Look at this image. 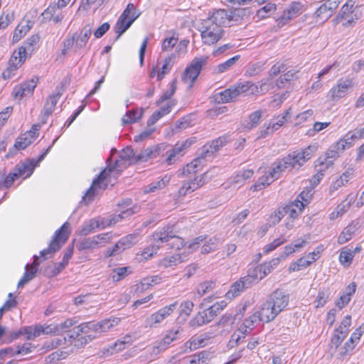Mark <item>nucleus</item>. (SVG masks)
Listing matches in <instances>:
<instances>
[{"label":"nucleus","mask_w":364,"mask_h":364,"mask_svg":"<svg viewBox=\"0 0 364 364\" xmlns=\"http://www.w3.org/2000/svg\"><path fill=\"white\" fill-rule=\"evenodd\" d=\"M141 161L139 155L136 156L131 147H126L122 150L119 159H117L113 166H108L95 179L87 190L83 200L87 203H90L94 198L95 191L97 189H105L109 185L113 186L120 174L131 164Z\"/></svg>","instance_id":"nucleus-1"},{"label":"nucleus","mask_w":364,"mask_h":364,"mask_svg":"<svg viewBox=\"0 0 364 364\" xmlns=\"http://www.w3.org/2000/svg\"><path fill=\"white\" fill-rule=\"evenodd\" d=\"M235 20V11L225 9H214L203 19L200 28L203 43L213 46L219 42L225 34L224 27Z\"/></svg>","instance_id":"nucleus-2"},{"label":"nucleus","mask_w":364,"mask_h":364,"mask_svg":"<svg viewBox=\"0 0 364 364\" xmlns=\"http://www.w3.org/2000/svg\"><path fill=\"white\" fill-rule=\"evenodd\" d=\"M351 324V315H346L341 321L338 326L334 329L331 338L330 348L334 350H338V359L344 360L350 358L364 333V326L361 325L355 329L350 338L341 346L349 333Z\"/></svg>","instance_id":"nucleus-3"},{"label":"nucleus","mask_w":364,"mask_h":364,"mask_svg":"<svg viewBox=\"0 0 364 364\" xmlns=\"http://www.w3.org/2000/svg\"><path fill=\"white\" fill-rule=\"evenodd\" d=\"M178 231L174 225H166L151 235L153 244L146 247L136 254L139 262H145L156 255L161 245L166 243L171 250L181 251L186 247L184 238L178 235Z\"/></svg>","instance_id":"nucleus-4"},{"label":"nucleus","mask_w":364,"mask_h":364,"mask_svg":"<svg viewBox=\"0 0 364 364\" xmlns=\"http://www.w3.org/2000/svg\"><path fill=\"white\" fill-rule=\"evenodd\" d=\"M95 328L94 321L81 323L74 328L70 338L73 339L78 338L75 346L78 348L82 347L98 336Z\"/></svg>","instance_id":"nucleus-5"},{"label":"nucleus","mask_w":364,"mask_h":364,"mask_svg":"<svg viewBox=\"0 0 364 364\" xmlns=\"http://www.w3.org/2000/svg\"><path fill=\"white\" fill-rule=\"evenodd\" d=\"M139 16L140 12L137 11L134 4L129 3L114 26V32L117 34V39L132 25Z\"/></svg>","instance_id":"nucleus-6"},{"label":"nucleus","mask_w":364,"mask_h":364,"mask_svg":"<svg viewBox=\"0 0 364 364\" xmlns=\"http://www.w3.org/2000/svg\"><path fill=\"white\" fill-rule=\"evenodd\" d=\"M204 242L201 246L200 252L202 254H208L215 251L219 243L220 239L215 236L208 239L206 235H203L195 237L191 242H186V247L182 249L185 253H190L196 250L200 245Z\"/></svg>","instance_id":"nucleus-7"},{"label":"nucleus","mask_w":364,"mask_h":364,"mask_svg":"<svg viewBox=\"0 0 364 364\" xmlns=\"http://www.w3.org/2000/svg\"><path fill=\"white\" fill-rule=\"evenodd\" d=\"M132 213V212L129 210H127L122 212V215H130ZM123 218L124 215L119 214L117 215V218H115L114 217L112 219H110L109 220H106L100 217L92 218L82 225V228L80 230V235L82 236H86L95 232L96 230L105 229L107 227L115 224L119 220V219H122Z\"/></svg>","instance_id":"nucleus-8"},{"label":"nucleus","mask_w":364,"mask_h":364,"mask_svg":"<svg viewBox=\"0 0 364 364\" xmlns=\"http://www.w3.org/2000/svg\"><path fill=\"white\" fill-rule=\"evenodd\" d=\"M207 56L195 58L181 75V80L188 89L192 88L200 71L208 62Z\"/></svg>","instance_id":"nucleus-9"},{"label":"nucleus","mask_w":364,"mask_h":364,"mask_svg":"<svg viewBox=\"0 0 364 364\" xmlns=\"http://www.w3.org/2000/svg\"><path fill=\"white\" fill-rule=\"evenodd\" d=\"M228 303L225 301H217L203 312H198L190 321L192 327H198L210 322L226 306Z\"/></svg>","instance_id":"nucleus-10"},{"label":"nucleus","mask_w":364,"mask_h":364,"mask_svg":"<svg viewBox=\"0 0 364 364\" xmlns=\"http://www.w3.org/2000/svg\"><path fill=\"white\" fill-rule=\"evenodd\" d=\"M70 234V225L68 223H65L55 231L54 237L50 242L48 247L41 251V255L46 259L48 255H51L58 251L62 245L66 242Z\"/></svg>","instance_id":"nucleus-11"},{"label":"nucleus","mask_w":364,"mask_h":364,"mask_svg":"<svg viewBox=\"0 0 364 364\" xmlns=\"http://www.w3.org/2000/svg\"><path fill=\"white\" fill-rule=\"evenodd\" d=\"M355 4V0H346L334 19L336 23H341L343 26L347 28L356 23L358 16L354 12Z\"/></svg>","instance_id":"nucleus-12"},{"label":"nucleus","mask_w":364,"mask_h":364,"mask_svg":"<svg viewBox=\"0 0 364 364\" xmlns=\"http://www.w3.org/2000/svg\"><path fill=\"white\" fill-rule=\"evenodd\" d=\"M112 238L111 232L100 233L92 237H85L78 242L77 248L79 251L98 249L111 242Z\"/></svg>","instance_id":"nucleus-13"},{"label":"nucleus","mask_w":364,"mask_h":364,"mask_svg":"<svg viewBox=\"0 0 364 364\" xmlns=\"http://www.w3.org/2000/svg\"><path fill=\"white\" fill-rule=\"evenodd\" d=\"M38 83L39 77L38 76H33L30 80L23 81L16 85L11 91L13 99L20 102L25 97H31Z\"/></svg>","instance_id":"nucleus-14"},{"label":"nucleus","mask_w":364,"mask_h":364,"mask_svg":"<svg viewBox=\"0 0 364 364\" xmlns=\"http://www.w3.org/2000/svg\"><path fill=\"white\" fill-rule=\"evenodd\" d=\"M25 50L23 48H17L14 50L9 60L8 66L2 72V77L4 80H9L13 77L17 70L25 63Z\"/></svg>","instance_id":"nucleus-15"},{"label":"nucleus","mask_w":364,"mask_h":364,"mask_svg":"<svg viewBox=\"0 0 364 364\" xmlns=\"http://www.w3.org/2000/svg\"><path fill=\"white\" fill-rule=\"evenodd\" d=\"M317 146L309 145L304 149L292 151L287 156L291 168L295 166L301 167L309 161L315 154Z\"/></svg>","instance_id":"nucleus-16"},{"label":"nucleus","mask_w":364,"mask_h":364,"mask_svg":"<svg viewBox=\"0 0 364 364\" xmlns=\"http://www.w3.org/2000/svg\"><path fill=\"white\" fill-rule=\"evenodd\" d=\"M206 183V173L195 176L194 178H190L188 180L182 183L181 187L177 191L178 199L184 198L186 195L191 193L203 187Z\"/></svg>","instance_id":"nucleus-17"},{"label":"nucleus","mask_w":364,"mask_h":364,"mask_svg":"<svg viewBox=\"0 0 364 364\" xmlns=\"http://www.w3.org/2000/svg\"><path fill=\"white\" fill-rule=\"evenodd\" d=\"M41 129V124H34L29 130L20 134L14 143L15 149L23 150L30 146L39 136Z\"/></svg>","instance_id":"nucleus-18"},{"label":"nucleus","mask_w":364,"mask_h":364,"mask_svg":"<svg viewBox=\"0 0 364 364\" xmlns=\"http://www.w3.org/2000/svg\"><path fill=\"white\" fill-rule=\"evenodd\" d=\"M242 94H247V81L237 82L220 92L218 100L223 103H228L236 100Z\"/></svg>","instance_id":"nucleus-19"},{"label":"nucleus","mask_w":364,"mask_h":364,"mask_svg":"<svg viewBox=\"0 0 364 364\" xmlns=\"http://www.w3.org/2000/svg\"><path fill=\"white\" fill-rule=\"evenodd\" d=\"M303 11L304 5L300 1H293L284 10L282 14L276 19L277 26L279 27L284 26L301 14Z\"/></svg>","instance_id":"nucleus-20"},{"label":"nucleus","mask_w":364,"mask_h":364,"mask_svg":"<svg viewBox=\"0 0 364 364\" xmlns=\"http://www.w3.org/2000/svg\"><path fill=\"white\" fill-rule=\"evenodd\" d=\"M353 79L341 78L336 84L333 85L328 92V97L331 101H337L341 98L345 97L348 90L353 87Z\"/></svg>","instance_id":"nucleus-21"},{"label":"nucleus","mask_w":364,"mask_h":364,"mask_svg":"<svg viewBox=\"0 0 364 364\" xmlns=\"http://www.w3.org/2000/svg\"><path fill=\"white\" fill-rule=\"evenodd\" d=\"M70 1L58 0L56 3H51L43 11L42 15L46 16L49 20H52L55 23H60L64 18V15L60 10L66 7Z\"/></svg>","instance_id":"nucleus-22"},{"label":"nucleus","mask_w":364,"mask_h":364,"mask_svg":"<svg viewBox=\"0 0 364 364\" xmlns=\"http://www.w3.org/2000/svg\"><path fill=\"white\" fill-rule=\"evenodd\" d=\"M267 301L272 305L273 309L279 314L288 306L289 296L284 291L277 289L272 293Z\"/></svg>","instance_id":"nucleus-23"},{"label":"nucleus","mask_w":364,"mask_h":364,"mask_svg":"<svg viewBox=\"0 0 364 364\" xmlns=\"http://www.w3.org/2000/svg\"><path fill=\"white\" fill-rule=\"evenodd\" d=\"M361 245H357L353 250L348 246L342 247L340 250L338 261L343 267L348 268L353 263L355 255L362 251Z\"/></svg>","instance_id":"nucleus-24"},{"label":"nucleus","mask_w":364,"mask_h":364,"mask_svg":"<svg viewBox=\"0 0 364 364\" xmlns=\"http://www.w3.org/2000/svg\"><path fill=\"white\" fill-rule=\"evenodd\" d=\"M355 200V197L353 193L348 194L345 199L329 214V219L331 220H335L341 218L350 209Z\"/></svg>","instance_id":"nucleus-25"},{"label":"nucleus","mask_w":364,"mask_h":364,"mask_svg":"<svg viewBox=\"0 0 364 364\" xmlns=\"http://www.w3.org/2000/svg\"><path fill=\"white\" fill-rule=\"evenodd\" d=\"M205 158V155L194 159L191 163L187 164L181 170V175L184 178H194L198 176V173L200 171L203 166L202 161Z\"/></svg>","instance_id":"nucleus-26"},{"label":"nucleus","mask_w":364,"mask_h":364,"mask_svg":"<svg viewBox=\"0 0 364 364\" xmlns=\"http://www.w3.org/2000/svg\"><path fill=\"white\" fill-rule=\"evenodd\" d=\"M36 166V162L34 160H27L23 163L16 165L13 171L16 173L18 178L23 179L30 177Z\"/></svg>","instance_id":"nucleus-27"},{"label":"nucleus","mask_w":364,"mask_h":364,"mask_svg":"<svg viewBox=\"0 0 364 364\" xmlns=\"http://www.w3.org/2000/svg\"><path fill=\"white\" fill-rule=\"evenodd\" d=\"M173 58L171 56H168L164 60V64L161 70H158L157 66H153L151 72L149 73V76L151 78H156L158 81L161 80L164 75L169 73L172 66H173Z\"/></svg>","instance_id":"nucleus-28"},{"label":"nucleus","mask_w":364,"mask_h":364,"mask_svg":"<svg viewBox=\"0 0 364 364\" xmlns=\"http://www.w3.org/2000/svg\"><path fill=\"white\" fill-rule=\"evenodd\" d=\"M256 313L258 315V320L266 323L273 321L278 315L268 301L263 303Z\"/></svg>","instance_id":"nucleus-29"},{"label":"nucleus","mask_w":364,"mask_h":364,"mask_svg":"<svg viewBox=\"0 0 364 364\" xmlns=\"http://www.w3.org/2000/svg\"><path fill=\"white\" fill-rule=\"evenodd\" d=\"M209 338H210L208 335L192 336L188 341L185 343V350L191 352L200 348H203L208 344V341Z\"/></svg>","instance_id":"nucleus-30"},{"label":"nucleus","mask_w":364,"mask_h":364,"mask_svg":"<svg viewBox=\"0 0 364 364\" xmlns=\"http://www.w3.org/2000/svg\"><path fill=\"white\" fill-rule=\"evenodd\" d=\"M161 278L159 275L144 277L135 285V293L137 294L143 293L153 286L161 283Z\"/></svg>","instance_id":"nucleus-31"},{"label":"nucleus","mask_w":364,"mask_h":364,"mask_svg":"<svg viewBox=\"0 0 364 364\" xmlns=\"http://www.w3.org/2000/svg\"><path fill=\"white\" fill-rule=\"evenodd\" d=\"M33 26V23L31 20H26L25 23L23 21L18 23L14 31L11 42L16 43L21 41L32 28Z\"/></svg>","instance_id":"nucleus-32"},{"label":"nucleus","mask_w":364,"mask_h":364,"mask_svg":"<svg viewBox=\"0 0 364 364\" xmlns=\"http://www.w3.org/2000/svg\"><path fill=\"white\" fill-rule=\"evenodd\" d=\"M228 142V136L223 135L213 140L209 144L203 146V154L201 155H207L208 154H213L218 151L221 147L224 146Z\"/></svg>","instance_id":"nucleus-33"},{"label":"nucleus","mask_w":364,"mask_h":364,"mask_svg":"<svg viewBox=\"0 0 364 364\" xmlns=\"http://www.w3.org/2000/svg\"><path fill=\"white\" fill-rule=\"evenodd\" d=\"M299 71L296 70H289L286 73L280 75L275 82L276 86L279 88H284L287 84H290L291 82L299 79Z\"/></svg>","instance_id":"nucleus-34"},{"label":"nucleus","mask_w":364,"mask_h":364,"mask_svg":"<svg viewBox=\"0 0 364 364\" xmlns=\"http://www.w3.org/2000/svg\"><path fill=\"white\" fill-rule=\"evenodd\" d=\"M41 37L39 34H33L29 36L23 43V45L18 48H23L25 50V59L31 56L32 53L37 48L40 42Z\"/></svg>","instance_id":"nucleus-35"},{"label":"nucleus","mask_w":364,"mask_h":364,"mask_svg":"<svg viewBox=\"0 0 364 364\" xmlns=\"http://www.w3.org/2000/svg\"><path fill=\"white\" fill-rule=\"evenodd\" d=\"M38 257H34V260L30 265H26V271L21 277V279L18 282V287H23L24 284H26L28 282L31 280L34 277L35 274L38 270V267L39 265V263L38 262Z\"/></svg>","instance_id":"nucleus-36"},{"label":"nucleus","mask_w":364,"mask_h":364,"mask_svg":"<svg viewBox=\"0 0 364 364\" xmlns=\"http://www.w3.org/2000/svg\"><path fill=\"white\" fill-rule=\"evenodd\" d=\"M38 257H34V260L30 265H26V271L21 277V279L18 282V287H23L24 284H26L28 282L31 280L34 277L35 274L38 270V267L39 265V263L38 262Z\"/></svg>","instance_id":"nucleus-37"},{"label":"nucleus","mask_w":364,"mask_h":364,"mask_svg":"<svg viewBox=\"0 0 364 364\" xmlns=\"http://www.w3.org/2000/svg\"><path fill=\"white\" fill-rule=\"evenodd\" d=\"M38 257H34V260L30 265H26V271L21 277V279L18 282V287H23L24 284H26L28 282L31 280L34 277L35 274L38 270V267L39 265V263L38 262Z\"/></svg>","instance_id":"nucleus-38"},{"label":"nucleus","mask_w":364,"mask_h":364,"mask_svg":"<svg viewBox=\"0 0 364 364\" xmlns=\"http://www.w3.org/2000/svg\"><path fill=\"white\" fill-rule=\"evenodd\" d=\"M292 109L291 107L286 109L282 114L277 115L274 117V122H271L267 127V129H271L272 132L276 131L283 126L291 117Z\"/></svg>","instance_id":"nucleus-39"},{"label":"nucleus","mask_w":364,"mask_h":364,"mask_svg":"<svg viewBox=\"0 0 364 364\" xmlns=\"http://www.w3.org/2000/svg\"><path fill=\"white\" fill-rule=\"evenodd\" d=\"M355 170L353 167H348L338 178L332 183L334 190H337L348 185L354 176Z\"/></svg>","instance_id":"nucleus-40"},{"label":"nucleus","mask_w":364,"mask_h":364,"mask_svg":"<svg viewBox=\"0 0 364 364\" xmlns=\"http://www.w3.org/2000/svg\"><path fill=\"white\" fill-rule=\"evenodd\" d=\"M247 284V280L245 279V277L236 281L230 286V289L226 292L225 297L230 300L235 298L245 289Z\"/></svg>","instance_id":"nucleus-41"},{"label":"nucleus","mask_w":364,"mask_h":364,"mask_svg":"<svg viewBox=\"0 0 364 364\" xmlns=\"http://www.w3.org/2000/svg\"><path fill=\"white\" fill-rule=\"evenodd\" d=\"M247 94L250 96H260L266 94L269 90V85L266 82H261L257 85L251 81H247Z\"/></svg>","instance_id":"nucleus-42"},{"label":"nucleus","mask_w":364,"mask_h":364,"mask_svg":"<svg viewBox=\"0 0 364 364\" xmlns=\"http://www.w3.org/2000/svg\"><path fill=\"white\" fill-rule=\"evenodd\" d=\"M287 208V214L290 218H297L305 208V203L300 200H295L290 204L284 206Z\"/></svg>","instance_id":"nucleus-43"},{"label":"nucleus","mask_w":364,"mask_h":364,"mask_svg":"<svg viewBox=\"0 0 364 364\" xmlns=\"http://www.w3.org/2000/svg\"><path fill=\"white\" fill-rule=\"evenodd\" d=\"M183 262L181 254L166 255L159 262V267L163 269L171 268Z\"/></svg>","instance_id":"nucleus-44"},{"label":"nucleus","mask_w":364,"mask_h":364,"mask_svg":"<svg viewBox=\"0 0 364 364\" xmlns=\"http://www.w3.org/2000/svg\"><path fill=\"white\" fill-rule=\"evenodd\" d=\"M23 333L26 336L28 340H33L41 335H46L45 325H35L26 326L23 328Z\"/></svg>","instance_id":"nucleus-45"},{"label":"nucleus","mask_w":364,"mask_h":364,"mask_svg":"<svg viewBox=\"0 0 364 364\" xmlns=\"http://www.w3.org/2000/svg\"><path fill=\"white\" fill-rule=\"evenodd\" d=\"M194 307V304L192 301H183L179 306V311L178 319L180 322L186 321L191 316Z\"/></svg>","instance_id":"nucleus-46"},{"label":"nucleus","mask_w":364,"mask_h":364,"mask_svg":"<svg viewBox=\"0 0 364 364\" xmlns=\"http://www.w3.org/2000/svg\"><path fill=\"white\" fill-rule=\"evenodd\" d=\"M275 179L276 178L270 174V171L266 173L258 178L256 183L251 186L250 190L252 191H261L269 186Z\"/></svg>","instance_id":"nucleus-47"},{"label":"nucleus","mask_w":364,"mask_h":364,"mask_svg":"<svg viewBox=\"0 0 364 364\" xmlns=\"http://www.w3.org/2000/svg\"><path fill=\"white\" fill-rule=\"evenodd\" d=\"M173 104L167 103L161 107L159 110L154 112L147 121L149 126L154 124L158 120L171 112Z\"/></svg>","instance_id":"nucleus-48"},{"label":"nucleus","mask_w":364,"mask_h":364,"mask_svg":"<svg viewBox=\"0 0 364 364\" xmlns=\"http://www.w3.org/2000/svg\"><path fill=\"white\" fill-rule=\"evenodd\" d=\"M311 264L312 263L310 262V260L307 258L306 256L301 257L300 258L297 259L296 261L291 262L289 264L288 272L289 273L294 272H299L308 268Z\"/></svg>","instance_id":"nucleus-49"},{"label":"nucleus","mask_w":364,"mask_h":364,"mask_svg":"<svg viewBox=\"0 0 364 364\" xmlns=\"http://www.w3.org/2000/svg\"><path fill=\"white\" fill-rule=\"evenodd\" d=\"M143 109H132L128 111L122 118L123 124H129L136 122L143 116Z\"/></svg>","instance_id":"nucleus-50"},{"label":"nucleus","mask_w":364,"mask_h":364,"mask_svg":"<svg viewBox=\"0 0 364 364\" xmlns=\"http://www.w3.org/2000/svg\"><path fill=\"white\" fill-rule=\"evenodd\" d=\"M289 168L292 169L287 156H284L277 162L275 166L272 168L270 174H272L275 178H277L281 173Z\"/></svg>","instance_id":"nucleus-51"},{"label":"nucleus","mask_w":364,"mask_h":364,"mask_svg":"<svg viewBox=\"0 0 364 364\" xmlns=\"http://www.w3.org/2000/svg\"><path fill=\"white\" fill-rule=\"evenodd\" d=\"M165 147L166 146L162 144L146 149L142 154L139 155L141 161H147L150 159L156 158L159 156L161 150L165 149Z\"/></svg>","instance_id":"nucleus-52"},{"label":"nucleus","mask_w":364,"mask_h":364,"mask_svg":"<svg viewBox=\"0 0 364 364\" xmlns=\"http://www.w3.org/2000/svg\"><path fill=\"white\" fill-rule=\"evenodd\" d=\"M171 180V176L166 174L160 180L154 181L148 185L145 189L146 193L154 192L165 188Z\"/></svg>","instance_id":"nucleus-53"},{"label":"nucleus","mask_w":364,"mask_h":364,"mask_svg":"<svg viewBox=\"0 0 364 364\" xmlns=\"http://www.w3.org/2000/svg\"><path fill=\"white\" fill-rule=\"evenodd\" d=\"M266 276L262 271V268L259 264L249 269L248 274L245 277V279L247 280L248 284L252 283L255 280H261Z\"/></svg>","instance_id":"nucleus-54"},{"label":"nucleus","mask_w":364,"mask_h":364,"mask_svg":"<svg viewBox=\"0 0 364 364\" xmlns=\"http://www.w3.org/2000/svg\"><path fill=\"white\" fill-rule=\"evenodd\" d=\"M132 273L130 267H117L112 270L111 279L113 282H119Z\"/></svg>","instance_id":"nucleus-55"},{"label":"nucleus","mask_w":364,"mask_h":364,"mask_svg":"<svg viewBox=\"0 0 364 364\" xmlns=\"http://www.w3.org/2000/svg\"><path fill=\"white\" fill-rule=\"evenodd\" d=\"M209 360L208 353L203 350L189 356L186 364H208Z\"/></svg>","instance_id":"nucleus-56"},{"label":"nucleus","mask_w":364,"mask_h":364,"mask_svg":"<svg viewBox=\"0 0 364 364\" xmlns=\"http://www.w3.org/2000/svg\"><path fill=\"white\" fill-rule=\"evenodd\" d=\"M333 14L322 1L321 4L314 12V17L318 21L322 23L326 21Z\"/></svg>","instance_id":"nucleus-57"},{"label":"nucleus","mask_w":364,"mask_h":364,"mask_svg":"<svg viewBox=\"0 0 364 364\" xmlns=\"http://www.w3.org/2000/svg\"><path fill=\"white\" fill-rule=\"evenodd\" d=\"M277 11V5L273 3H268L257 11V16L259 19H264L269 17Z\"/></svg>","instance_id":"nucleus-58"},{"label":"nucleus","mask_w":364,"mask_h":364,"mask_svg":"<svg viewBox=\"0 0 364 364\" xmlns=\"http://www.w3.org/2000/svg\"><path fill=\"white\" fill-rule=\"evenodd\" d=\"M287 69L284 61L279 60L273 64L268 70V77L273 79L279 74L284 73Z\"/></svg>","instance_id":"nucleus-59"},{"label":"nucleus","mask_w":364,"mask_h":364,"mask_svg":"<svg viewBox=\"0 0 364 364\" xmlns=\"http://www.w3.org/2000/svg\"><path fill=\"white\" fill-rule=\"evenodd\" d=\"M287 241L284 235H281L277 238H275L272 242L266 245L263 247V252L264 255H268L271 252L275 250L277 247H280Z\"/></svg>","instance_id":"nucleus-60"},{"label":"nucleus","mask_w":364,"mask_h":364,"mask_svg":"<svg viewBox=\"0 0 364 364\" xmlns=\"http://www.w3.org/2000/svg\"><path fill=\"white\" fill-rule=\"evenodd\" d=\"M196 137L192 136L186 140L177 141L173 147L176 149L180 155H183L186 150H188L193 144L196 142Z\"/></svg>","instance_id":"nucleus-61"},{"label":"nucleus","mask_w":364,"mask_h":364,"mask_svg":"<svg viewBox=\"0 0 364 364\" xmlns=\"http://www.w3.org/2000/svg\"><path fill=\"white\" fill-rule=\"evenodd\" d=\"M287 214V208L284 206L276 208L269 217V221L271 225H276L280 223L282 219Z\"/></svg>","instance_id":"nucleus-62"},{"label":"nucleus","mask_w":364,"mask_h":364,"mask_svg":"<svg viewBox=\"0 0 364 364\" xmlns=\"http://www.w3.org/2000/svg\"><path fill=\"white\" fill-rule=\"evenodd\" d=\"M307 244V241L304 238H299L294 243L286 245L284 247L285 253L289 255L295 252L299 251Z\"/></svg>","instance_id":"nucleus-63"},{"label":"nucleus","mask_w":364,"mask_h":364,"mask_svg":"<svg viewBox=\"0 0 364 364\" xmlns=\"http://www.w3.org/2000/svg\"><path fill=\"white\" fill-rule=\"evenodd\" d=\"M91 36V30L90 28H82L77 39H76V46L79 48H82L85 47Z\"/></svg>","instance_id":"nucleus-64"}]
</instances>
